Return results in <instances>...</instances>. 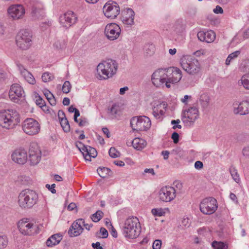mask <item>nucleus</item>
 <instances>
[{
  "mask_svg": "<svg viewBox=\"0 0 249 249\" xmlns=\"http://www.w3.org/2000/svg\"><path fill=\"white\" fill-rule=\"evenodd\" d=\"M18 71H20L21 75L24 77L25 80L30 84L34 85L36 83V80L34 76L28 71L21 64L19 63L17 64Z\"/></svg>",
  "mask_w": 249,
  "mask_h": 249,
  "instance_id": "26",
  "label": "nucleus"
},
{
  "mask_svg": "<svg viewBox=\"0 0 249 249\" xmlns=\"http://www.w3.org/2000/svg\"><path fill=\"white\" fill-rule=\"evenodd\" d=\"M53 46L56 49H61L65 47V43L64 41H57L53 44Z\"/></svg>",
  "mask_w": 249,
  "mask_h": 249,
  "instance_id": "50",
  "label": "nucleus"
},
{
  "mask_svg": "<svg viewBox=\"0 0 249 249\" xmlns=\"http://www.w3.org/2000/svg\"><path fill=\"white\" fill-rule=\"evenodd\" d=\"M84 223V219L80 218L75 221L70 227L68 233L71 237L79 235L83 232L84 229L82 224Z\"/></svg>",
  "mask_w": 249,
  "mask_h": 249,
  "instance_id": "24",
  "label": "nucleus"
},
{
  "mask_svg": "<svg viewBox=\"0 0 249 249\" xmlns=\"http://www.w3.org/2000/svg\"><path fill=\"white\" fill-rule=\"evenodd\" d=\"M91 246L94 249H103L102 247L100 246V243L99 242H97L95 243H92Z\"/></svg>",
  "mask_w": 249,
  "mask_h": 249,
  "instance_id": "63",
  "label": "nucleus"
},
{
  "mask_svg": "<svg viewBox=\"0 0 249 249\" xmlns=\"http://www.w3.org/2000/svg\"><path fill=\"white\" fill-rule=\"evenodd\" d=\"M242 37L244 40L249 38V27L244 31Z\"/></svg>",
  "mask_w": 249,
  "mask_h": 249,
  "instance_id": "56",
  "label": "nucleus"
},
{
  "mask_svg": "<svg viewBox=\"0 0 249 249\" xmlns=\"http://www.w3.org/2000/svg\"><path fill=\"white\" fill-rule=\"evenodd\" d=\"M161 244L162 242L160 240H155L153 243V249H160Z\"/></svg>",
  "mask_w": 249,
  "mask_h": 249,
  "instance_id": "49",
  "label": "nucleus"
},
{
  "mask_svg": "<svg viewBox=\"0 0 249 249\" xmlns=\"http://www.w3.org/2000/svg\"><path fill=\"white\" fill-rule=\"evenodd\" d=\"M46 187L50 190L52 193L55 194L56 193V190L54 189L55 187V184H53L51 185L47 184L46 185Z\"/></svg>",
  "mask_w": 249,
  "mask_h": 249,
  "instance_id": "54",
  "label": "nucleus"
},
{
  "mask_svg": "<svg viewBox=\"0 0 249 249\" xmlns=\"http://www.w3.org/2000/svg\"><path fill=\"white\" fill-rule=\"evenodd\" d=\"M16 44L22 50H27L32 45V34L28 29L20 30L16 36Z\"/></svg>",
  "mask_w": 249,
  "mask_h": 249,
  "instance_id": "7",
  "label": "nucleus"
},
{
  "mask_svg": "<svg viewBox=\"0 0 249 249\" xmlns=\"http://www.w3.org/2000/svg\"><path fill=\"white\" fill-rule=\"evenodd\" d=\"M240 53H241V52L240 51H236L230 54L226 60V62H225L226 64L227 65H229L231 63V61L232 60L236 58H237L239 55Z\"/></svg>",
  "mask_w": 249,
  "mask_h": 249,
  "instance_id": "36",
  "label": "nucleus"
},
{
  "mask_svg": "<svg viewBox=\"0 0 249 249\" xmlns=\"http://www.w3.org/2000/svg\"><path fill=\"white\" fill-rule=\"evenodd\" d=\"M124 100L123 98H119L117 101L108 108V113L113 115L114 118L118 119L123 115L124 108Z\"/></svg>",
  "mask_w": 249,
  "mask_h": 249,
  "instance_id": "21",
  "label": "nucleus"
},
{
  "mask_svg": "<svg viewBox=\"0 0 249 249\" xmlns=\"http://www.w3.org/2000/svg\"><path fill=\"white\" fill-rule=\"evenodd\" d=\"M38 200L36 192L30 189L22 191L18 196V204L20 207L24 209L32 208Z\"/></svg>",
  "mask_w": 249,
  "mask_h": 249,
  "instance_id": "3",
  "label": "nucleus"
},
{
  "mask_svg": "<svg viewBox=\"0 0 249 249\" xmlns=\"http://www.w3.org/2000/svg\"><path fill=\"white\" fill-rule=\"evenodd\" d=\"M182 69L190 75H195L200 71V64L197 59L190 55L183 56L180 60Z\"/></svg>",
  "mask_w": 249,
  "mask_h": 249,
  "instance_id": "4",
  "label": "nucleus"
},
{
  "mask_svg": "<svg viewBox=\"0 0 249 249\" xmlns=\"http://www.w3.org/2000/svg\"><path fill=\"white\" fill-rule=\"evenodd\" d=\"M212 246L213 249H227L228 246L222 242L213 241Z\"/></svg>",
  "mask_w": 249,
  "mask_h": 249,
  "instance_id": "39",
  "label": "nucleus"
},
{
  "mask_svg": "<svg viewBox=\"0 0 249 249\" xmlns=\"http://www.w3.org/2000/svg\"><path fill=\"white\" fill-rule=\"evenodd\" d=\"M175 143H177L179 141V135L177 132H174L171 137Z\"/></svg>",
  "mask_w": 249,
  "mask_h": 249,
  "instance_id": "55",
  "label": "nucleus"
},
{
  "mask_svg": "<svg viewBox=\"0 0 249 249\" xmlns=\"http://www.w3.org/2000/svg\"><path fill=\"white\" fill-rule=\"evenodd\" d=\"M58 117L59 121L61 120V119H64L66 118L65 113L64 112L61 110H59L58 112Z\"/></svg>",
  "mask_w": 249,
  "mask_h": 249,
  "instance_id": "58",
  "label": "nucleus"
},
{
  "mask_svg": "<svg viewBox=\"0 0 249 249\" xmlns=\"http://www.w3.org/2000/svg\"><path fill=\"white\" fill-rule=\"evenodd\" d=\"M130 124L133 131H146L151 126L150 119L145 116L133 117L130 120Z\"/></svg>",
  "mask_w": 249,
  "mask_h": 249,
  "instance_id": "6",
  "label": "nucleus"
},
{
  "mask_svg": "<svg viewBox=\"0 0 249 249\" xmlns=\"http://www.w3.org/2000/svg\"><path fill=\"white\" fill-rule=\"evenodd\" d=\"M7 13L9 16L13 19H19L23 18L25 13V10L21 4H14L9 7Z\"/></svg>",
  "mask_w": 249,
  "mask_h": 249,
  "instance_id": "19",
  "label": "nucleus"
},
{
  "mask_svg": "<svg viewBox=\"0 0 249 249\" xmlns=\"http://www.w3.org/2000/svg\"><path fill=\"white\" fill-rule=\"evenodd\" d=\"M233 112L242 115L249 113V101L243 100L241 102L235 101L233 104Z\"/></svg>",
  "mask_w": 249,
  "mask_h": 249,
  "instance_id": "23",
  "label": "nucleus"
},
{
  "mask_svg": "<svg viewBox=\"0 0 249 249\" xmlns=\"http://www.w3.org/2000/svg\"><path fill=\"white\" fill-rule=\"evenodd\" d=\"M203 163L200 161H196L195 163V167L197 169H200L203 167Z\"/></svg>",
  "mask_w": 249,
  "mask_h": 249,
  "instance_id": "60",
  "label": "nucleus"
},
{
  "mask_svg": "<svg viewBox=\"0 0 249 249\" xmlns=\"http://www.w3.org/2000/svg\"><path fill=\"white\" fill-rule=\"evenodd\" d=\"M44 94L48 100L49 98L53 97V95L48 90H45L44 92Z\"/></svg>",
  "mask_w": 249,
  "mask_h": 249,
  "instance_id": "61",
  "label": "nucleus"
},
{
  "mask_svg": "<svg viewBox=\"0 0 249 249\" xmlns=\"http://www.w3.org/2000/svg\"><path fill=\"white\" fill-rule=\"evenodd\" d=\"M151 213L154 216H161L165 214L164 211L161 208L153 209Z\"/></svg>",
  "mask_w": 249,
  "mask_h": 249,
  "instance_id": "44",
  "label": "nucleus"
},
{
  "mask_svg": "<svg viewBox=\"0 0 249 249\" xmlns=\"http://www.w3.org/2000/svg\"><path fill=\"white\" fill-rule=\"evenodd\" d=\"M71 86L70 82L68 81H66L64 82L63 87L62 90L64 93H68L70 91Z\"/></svg>",
  "mask_w": 249,
  "mask_h": 249,
  "instance_id": "45",
  "label": "nucleus"
},
{
  "mask_svg": "<svg viewBox=\"0 0 249 249\" xmlns=\"http://www.w3.org/2000/svg\"><path fill=\"white\" fill-rule=\"evenodd\" d=\"M197 36L199 40H200L201 41H205V32L203 31H200L197 33Z\"/></svg>",
  "mask_w": 249,
  "mask_h": 249,
  "instance_id": "51",
  "label": "nucleus"
},
{
  "mask_svg": "<svg viewBox=\"0 0 249 249\" xmlns=\"http://www.w3.org/2000/svg\"><path fill=\"white\" fill-rule=\"evenodd\" d=\"M239 86L242 85L246 89L249 90V73L243 75L238 82Z\"/></svg>",
  "mask_w": 249,
  "mask_h": 249,
  "instance_id": "32",
  "label": "nucleus"
},
{
  "mask_svg": "<svg viewBox=\"0 0 249 249\" xmlns=\"http://www.w3.org/2000/svg\"><path fill=\"white\" fill-rule=\"evenodd\" d=\"M199 209L201 212L205 214H213L217 209V201L212 197L206 198L201 202Z\"/></svg>",
  "mask_w": 249,
  "mask_h": 249,
  "instance_id": "9",
  "label": "nucleus"
},
{
  "mask_svg": "<svg viewBox=\"0 0 249 249\" xmlns=\"http://www.w3.org/2000/svg\"><path fill=\"white\" fill-rule=\"evenodd\" d=\"M20 122V116L15 109L0 111V125L6 129L13 128Z\"/></svg>",
  "mask_w": 249,
  "mask_h": 249,
  "instance_id": "1",
  "label": "nucleus"
},
{
  "mask_svg": "<svg viewBox=\"0 0 249 249\" xmlns=\"http://www.w3.org/2000/svg\"><path fill=\"white\" fill-rule=\"evenodd\" d=\"M141 226L136 217H131L125 220V237L135 239L140 234Z\"/></svg>",
  "mask_w": 249,
  "mask_h": 249,
  "instance_id": "5",
  "label": "nucleus"
},
{
  "mask_svg": "<svg viewBox=\"0 0 249 249\" xmlns=\"http://www.w3.org/2000/svg\"><path fill=\"white\" fill-rule=\"evenodd\" d=\"M121 31V28L118 24L115 23H111L106 25L104 33L108 40L113 41L118 38Z\"/></svg>",
  "mask_w": 249,
  "mask_h": 249,
  "instance_id": "16",
  "label": "nucleus"
},
{
  "mask_svg": "<svg viewBox=\"0 0 249 249\" xmlns=\"http://www.w3.org/2000/svg\"><path fill=\"white\" fill-rule=\"evenodd\" d=\"M205 42L211 43L213 42L215 38V34L214 32L212 30L205 32Z\"/></svg>",
  "mask_w": 249,
  "mask_h": 249,
  "instance_id": "35",
  "label": "nucleus"
},
{
  "mask_svg": "<svg viewBox=\"0 0 249 249\" xmlns=\"http://www.w3.org/2000/svg\"><path fill=\"white\" fill-rule=\"evenodd\" d=\"M85 160L90 161L91 158H95L97 156L96 150L91 146H87V148L83 154Z\"/></svg>",
  "mask_w": 249,
  "mask_h": 249,
  "instance_id": "28",
  "label": "nucleus"
},
{
  "mask_svg": "<svg viewBox=\"0 0 249 249\" xmlns=\"http://www.w3.org/2000/svg\"><path fill=\"white\" fill-rule=\"evenodd\" d=\"M8 240L6 236L0 234V249H4L8 245Z\"/></svg>",
  "mask_w": 249,
  "mask_h": 249,
  "instance_id": "40",
  "label": "nucleus"
},
{
  "mask_svg": "<svg viewBox=\"0 0 249 249\" xmlns=\"http://www.w3.org/2000/svg\"><path fill=\"white\" fill-rule=\"evenodd\" d=\"M117 64L112 59H108L98 64L97 71L101 79H107L112 77L116 72Z\"/></svg>",
  "mask_w": 249,
  "mask_h": 249,
  "instance_id": "2",
  "label": "nucleus"
},
{
  "mask_svg": "<svg viewBox=\"0 0 249 249\" xmlns=\"http://www.w3.org/2000/svg\"><path fill=\"white\" fill-rule=\"evenodd\" d=\"M100 231L102 235L103 238H106L107 237L108 235V231L105 228L103 227L101 228Z\"/></svg>",
  "mask_w": 249,
  "mask_h": 249,
  "instance_id": "53",
  "label": "nucleus"
},
{
  "mask_svg": "<svg viewBox=\"0 0 249 249\" xmlns=\"http://www.w3.org/2000/svg\"><path fill=\"white\" fill-rule=\"evenodd\" d=\"M75 144L76 147L79 150L82 154H83L84 151H85L86 149L87 148V146H86L80 142H77Z\"/></svg>",
  "mask_w": 249,
  "mask_h": 249,
  "instance_id": "48",
  "label": "nucleus"
},
{
  "mask_svg": "<svg viewBox=\"0 0 249 249\" xmlns=\"http://www.w3.org/2000/svg\"><path fill=\"white\" fill-rule=\"evenodd\" d=\"M77 18L72 11H68L59 17L60 23L64 27L69 28L76 22Z\"/></svg>",
  "mask_w": 249,
  "mask_h": 249,
  "instance_id": "20",
  "label": "nucleus"
},
{
  "mask_svg": "<svg viewBox=\"0 0 249 249\" xmlns=\"http://www.w3.org/2000/svg\"><path fill=\"white\" fill-rule=\"evenodd\" d=\"M230 198L236 203H238L237 198L234 194L231 193L230 195Z\"/></svg>",
  "mask_w": 249,
  "mask_h": 249,
  "instance_id": "64",
  "label": "nucleus"
},
{
  "mask_svg": "<svg viewBox=\"0 0 249 249\" xmlns=\"http://www.w3.org/2000/svg\"><path fill=\"white\" fill-rule=\"evenodd\" d=\"M167 75L165 69H159L155 71L151 76V81L153 84L157 87L166 86L167 81Z\"/></svg>",
  "mask_w": 249,
  "mask_h": 249,
  "instance_id": "11",
  "label": "nucleus"
},
{
  "mask_svg": "<svg viewBox=\"0 0 249 249\" xmlns=\"http://www.w3.org/2000/svg\"><path fill=\"white\" fill-rule=\"evenodd\" d=\"M61 236L59 234H55L52 235L46 241V245L48 247H52L58 244L61 240Z\"/></svg>",
  "mask_w": 249,
  "mask_h": 249,
  "instance_id": "30",
  "label": "nucleus"
},
{
  "mask_svg": "<svg viewBox=\"0 0 249 249\" xmlns=\"http://www.w3.org/2000/svg\"><path fill=\"white\" fill-rule=\"evenodd\" d=\"M209 101L210 98L208 94L204 93L200 95L199 102L202 108H206L209 105Z\"/></svg>",
  "mask_w": 249,
  "mask_h": 249,
  "instance_id": "31",
  "label": "nucleus"
},
{
  "mask_svg": "<svg viewBox=\"0 0 249 249\" xmlns=\"http://www.w3.org/2000/svg\"><path fill=\"white\" fill-rule=\"evenodd\" d=\"M43 14V11L40 8L33 7L32 9V16L35 18H39Z\"/></svg>",
  "mask_w": 249,
  "mask_h": 249,
  "instance_id": "42",
  "label": "nucleus"
},
{
  "mask_svg": "<svg viewBox=\"0 0 249 249\" xmlns=\"http://www.w3.org/2000/svg\"><path fill=\"white\" fill-rule=\"evenodd\" d=\"M177 191L175 187L165 186L162 187L159 192V198L161 201L168 202L175 199Z\"/></svg>",
  "mask_w": 249,
  "mask_h": 249,
  "instance_id": "14",
  "label": "nucleus"
},
{
  "mask_svg": "<svg viewBox=\"0 0 249 249\" xmlns=\"http://www.w3.org/2000/svg\"><path fill=\"white\" fill-rule=\"evenodd\" d=\"M135 13L131 8H127L125 10V25H132L134 23Z\"/></svg>",
  "mask_w": 249,
  "mask_h": 249,
  "instance_id": "29",
  "label": "nucleus"
},
{
  "mask_svg": "<svg viewBox=\"0 0 249 249\" xmlns=\"http://www.w3.org/2000/svg\"><path fill=\"white\" fill-rule=\"evenodd\" d=\"M41 152L37 143H32L29 150V160L30 164L35 165L38 164L41 159Z\"/></svg>",
  "mask_w": 249,
  "mask_h": 249,
  "instance_id": "17",
  "label": "nucleus"
},
{
  "mask_svg": "<svg viewBox=\"0 0 249 249\" xmlns=\"http://www.w3.org/2000/svg\"><path fill=\"white\" fill-rule=\"evenodd\" d=\"M181 224L185 228L189 227L190 225L189 219L188 217H184L182 220Z\"/></svg>",
  "mask_w": 249,
  "mask_h": 249,
  "instance_id": "52",
  "label": "nucleus"
},
{
  "mask_svg": "<svg viewBox=\"0 0 249 249\" xmlns=\"http://www.w3.org/2000/svg\"><path fill=\"white\" fill-rule=\"evenodd\" d=\"M22 129L25 133L34 135L39 132L40 127L37 121L33 118H27L23 123Z\"/></svg>",
  "mask_w": 249,
  "mask_h": 249,
  "instance_id": "12",
  "label": "nucleus"
},
{
  "mask_svg": "<svg viewBox=\"0 0 249 249\" xmlns=\"http://www.w3.org/2000/svg\"><path fill=\"white\" fill-rule=\"evenodd\" d=\"M242 153L244 156L246 158H249V146L244 148L242 150Z\"/></svg>",
  "mask_w": 249,
  "mask_h": 249,
  "instance_id": "57",
  "label": "nucleus"
},
{
  "mask_svg": "<svg viewBox=\"0 0 249 249\" xmlns=\"http://www.w3.org/2000/svg\"><path fill=\"white\" fill-rule=\"evenodd\" d=\"M213 11L215 14H222L223 13V9L218 5H217Z\"/></svg>",
  "mask_w": 249,
  "mask_h": 249,
  "instance_id": "59",
  "label": "nucleus"
},
{
  "mask_svg": "<svg viewBox=\"0 0 249 249\" xmlns=\"http://www.w3.org/2000/svg\"><path fill=\"white\" fill-rule=\"evenodd\" d=\"M74 121L76 123H78V120L77 119V117L80 116V112L78 109H76L75 111L74 112Z\"/></svg>",
  "mask_w": 249,
  "mask_h": 249,
  "instance_id": "62",
  "label": "nucleus"
},
{
  "mask_svg": "<svg viewBox=\"0 0 249 249\" xmlns=\"http://www.w3.org/2000/svg\"><path fill=\"white\" fill-rule=\"evenodd\" d=\"M172 187H175V190L177 191V194L180 192L182 188V183L176 180L173 183V186Z\"/></svg>",
  "mask_w": 249,
  "mask_h": 249,
  "instance_id": "47",
  "label": "nucleus"
},
{
  "mask_svg": "<svg viewBox=\"0 0 249 249\" xmlns=\"http://www.w3.org/2000/svg\"><path fill=\"white\" fill-rule=\"evenodd\" d=\"M97 171L99 175L102 178H106L111 172L109 168L106 167H99Z\"/></svg>",
  "mask_w": 249,
  "mask_h": 249,
  "instance_id": "34",
  "label": "nucleus"
},
{
  "mask_svg": "<svg viewBox=\"0 0 249 249\" xmlns=\"http://www.w3.org/2000/svg\"><path fill=\"white\" fill-rule=\"evenodd\" d=\"M61 126L65 132H69L70 131V125L67 118L61 119L59 121Z\"/></svg>",
  "mask_w": 249,
  "mask_h": 249,
  "instance_id": "38",
  "label": "nucleus"
},
{
  "mask_svg": "<svg viewBox=\"0 0 249 249\" xmlns=\"http://www.w3.org/2000/svg\"><path fill=\"white\" fill-rule=\"evenodd\" d=\"M127 146H132L134 148L137 150H141L146 145V142L142 139L136 138L131 142L127 141L126 142Z\"/></svg>",
  "mask_w": 249,
  "mask_h": 249,
  "instance_id": "27",
  "label": "nucleus"
},
{
  "mask_svg": "<svg viewBox=\"0 0 249 249\" xmlns=\"http://www.w3.org/2000/svg\"><path fill=\"white\" fill-rule=\"evenodd\" d=\"M109 155L112 158H118L120 156V153L115 147H111L108 151Z\"/></svg>",
  "mask_w": 249,
  "mask_h": 249,
  "instance_id": "43",
  "label": "nucleus"
},
{
  "mask_svg": "<svg viewBox=\"0 0 249 249\" xmlns=\"http://www.w3.org/2000/svg\"><path fill=\"white\" fill-rule=\"evenodd\" d=\"M36 226L27 218H23L18 223L19 231L25 235H31L36 232Z\"/></svg>",
  "mask_w": 249,
  "mask_h": 249,
  "instance_id": "13",
  "label": "nucleus"
},
{
  "mask_svg": "<svg viewBox=\"0 0 249 249\" xmlns=\"http://www.w3.org/2000/svg\"><path fill=\"white\" fill-rule=\"evenodd\" d=\"M165 69L167 75L166 87L167 88H170L171 87L170 84H176L180 81L182 77V73L181 71L176 67H170Z\"/></svg>",
  "mask_w": 249,
  "mask_h": 249,
  "instance_id": "8",
  "label": "nucleus"
},
{
  "mask_svg": "<svg viewBox=\"0 0 249 249\" xmlns=\"http://www.w3.org/2000/svg\"><path fill=\"white\" fill-rule=\"evenodd\" d=\"M199 117V111L196 107H191L182 113L181 120L186 124H194Z\"/></svg>",
  "mask_w": 249,
  "mask_h": 249,
  "instance_id": "15",
  "label": "nucleus"
},
{
  "mask_svg": "<svg viewBox=\"0 0 249 249\" xmlns=\"http://www.w3.org/2000/svg\"><path fill=\"white\" fill-rule=\"evenodd\" d=\"M103 12L107 18L114 19L120 13V7L116 2L109 0L103 6Z\"/></svg>",
  "mask_w": 249,
  "mask_h": 249,
  "instance_id": "10",
  "label": "nucleus"
},
{
  "mask_svg": "<svg viewBox=\"0 0 249 249\" xmlns=\"http://www.w3.org/2000/svg\"><path fill=\"white\" fill-rule=\"evenodd\" d=\"M104 215V213L102 211L98 210L95 213L91 215L92 220L94 222L99 221Z\"/></svg>",
  "mask_w": 249,
  "mask_h": 249,
  "instance_id": "37",
  "label": "nucleus"
},
{
  "mask_svg": "<svg viewBox=\"0 0 249 249\" xmlns=\"http://www.w3.org/2000/svg\"><path fill=\"white\" fill-rule=\"evenodd\" d=\"M230 171L233 179L236 183H239L240 179L239 178V175L237 173V170L234 168H231L230 169Z\"/></svg>",
  "mask_w": 249,
  "mask_h": 249,
  "instance_id": "41",
  "label": "nucleus"
},
{
  "mask_svg": "<svg viewBox=\"0 0 249 249\" xmlns=\"http://www.w3.org/2000/svg\"><path fill=\"white\" fill-rule=\"evenodd\" d=\"M53 77L51 73L49 72H44L42 75V80L44 82H47L53 79Z\"/></svg>",
  "mask_w": 249,
  "mask_h": 249,
  "instance_id": "46",
  "label": "nucleus"
},
{
  "mask_svg": "<svg viewBox=\"0 0 249 249\" xmlns=\"http://www.w3.org/2000/svg\"><path fill=\"white\" fill-rule=\"evenodd\" d=\"M167 104L166 102L156 101L152 104V113L156 119L161 120L166 112Z\"/></svg>",
  "mask_w": 249,
  "mask_h": 249,
  "instance_id": "18",
  "label": "nucleus"
},
{
  "mask_svg": "<svg viewBox=\"0 0 249 249\" xmlns=\"http://www.w3.org/2000/svg\"><path fill=\"white\" fill-rule=\"evenodd\" d=\"M24 92L23 88L18 84H13L10 88L9 96L11 100L15 103L19 101V98L22 97Z\"/></svg>",
  "mask_w": 249,
  "mask_h": 249,
  "instance_id": "22",
  "label": "nucleus"
},
{
  "mask_svg": "<svg viewBox=\"0 0 249 249\" xmlns=\"http://www.w3.org/2000/svg\"><path fill=\"white\" fill-rule=\"evenodd\" d=\"M12 159L15 162L23 164L27 160V153L24 149L16 150L12 154Z\"/></svg>",
  "mask_w": 249,
  "mask_h": 249,
  "instance_id": "25",
  "label": "nucleus"
},
{
  "mask_svg": "<svg viewBox=\"0 0 249 249\" xmlns=\"http://www.w3.org/2000/svg\"><path fill=\"white\" fill-rule=\"evenodd\" d=\"M144 50V54L145 56H151L155 53V47L153 44H146L145 45Z\"/></svg>",
  "mask_w": 249,
  "mask_h": 249,
  "instance_id": "33",
  "label": "nucleus"
}]
</instances>
